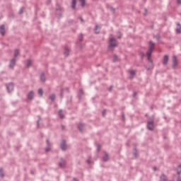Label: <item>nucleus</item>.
Returning a JSON list of instances; mask_svg holds the SVG:
<instances>
[{
    "mask_svg": "<svg viewBox=\"0 0 181 181\" xmlns=\"http://www.w3.org/2000/svg\"><path fill=\"white\" fill-rule=\"evenodd\" d=\"M115 47H117V42L115 38L110 36L109 37V49L112 50Z\"/></svg>",
    "mask_w": 181,
    "mask_h": 181,
    "instance_id": "obj_1",
    "label": "nucleus"
},
{
    "mask_svg": "<svg viewBox=\"0 0 181 181\" xmlns=\"http://www.w3.org/2000/svg\"><path fill=\"white\" fill-rule=\"evenodd\" d=\"M154 49V43L152 42H149V50L146 52V57H148V59L151 60V52H153V49Z\"/></svg>",
    "mask_w": 181,
    "mask_h": 181,
    "instance_id": "obj_2",
    "label": "nucleus"
},
{
    "mask_svg": "<svg viewBox=\"0 0 181 181\" xmlns=\"http://www.w3.org/2000/svg\"><path fill=\"white\" fill-rule=\"evenodd\" d=\"M13 89V83H8L7 85V91H8V93H10L11 91H12Z\"/></svg>",
    "mask_w": 181,
    "mask_h": 181,
    "instance_id": "obj_3",
    "label": "nucleus"
},
{
    "mask_svg": "<svg viewBox=\"0 0 181 181\" xmlns=\"http://www.w3.org/2000/svg\"><path fill=\"white\" fill-rule=\"evenodd\" d=\"M148 129L153 131L154 129V125L153 124V122H148Z\"/></svg>",
    "mask_w": 181,
    "mask_h": 181,
    "instance_id": "obj_4",
    "label": "nucleus"
},
{
    "mask_svg": "<svg viewBox=\"0 0 181 181\" xmlns=\"http://www.w3.org/2000/svg\"><path fill=\"white\" fill-rule=\"evenodd\" d=\"M61 149H62V151H66V143L64 142V141H62L61 142Z\"/></svg>",
    "mask_w": 181,
    "mask_h": 181,
    "instance_id": "obj_5",
    "label": "nucleus"
},
{
    "mask_svg": "<svg viewBox=\"0 0 181 181\" xmlns=\"http://www.w3.org/2000/svg\"><path fill=\"white\" fill-rule=\"evenodd\" d=\"M168 57L167 55H165L164 59L163 61V64L166 65L168 64Z\"/></svg>",
    "mask_w": 181,
    "mask_h": 181,
    "instance_id": "obj_6",
    "label": "nucleus"
},
{
    "mask_svg": "<svg viewBox=\"0 0 181 181\" xmlns=\"http://www.w3.org/2000/svg\"><path fill=\"white\" fill-rule=\"evenodd\" d=\"M176 33H181V25L180 24H177V27L176 28Z\"/></svg>",
    "mask_w": 181,
    "mask_h": 181,
    "instance_id": "obj_7",
    "label": "nucleus"
},
{
    "mask_svg": "<svg viewBox=\"0 0 181 181\" xmlns=\"http://www.w3.org/2000/svg\"><path fill=\"white\" fill-rule=\"evenodd\" d=\"M33 92L31 91V92L28 93V100H33Z\"/></svg>",
    "mask_w": 181,
    "mask_h": 181,
    "instance_id": "obj_8",
    "label": "nucleus"
},
{
    "mask_svg": "<svg viewBox=\"0 0 181 181\" xmlns=\"http://www.w3.org/2000/svg\"><path fill=\"white\" fill-rule=\"evenodd\" d=\"M4 29V25L0 26V33L3 35L5 34V30Z\"/></svg>",
    "mask_w": 181,
    "mask_h": 181,
    "instance_id": "obj_9",
    "label": "nucleus"
},
{
    "mask_svg": "<svg viewBox=\"0 0 181 181\" xmlns=\"http://www.w3.org/2000/svg\"><path fill=\"white\" fill-rule=\"evenodd\" d=\"M173 67L175 68L176 66V57H173Z\"/></svg>",
    "mask_w": 181,
    "mask_h": 181,
    "instance_id": "obj_10",
    "label": "nucleus"
},
{
    "mask_svg": "<svg viewBox=\"0 0 181 181\" xmlns=\"http://www.w3.org/2000/svg\"><path fill=\"white\" fill-rule=\"evenodd\" d=\"M15 62H16V60L14 59L10 62V67L11 68L13 67V66L15 65Z\"/></svg>",
    "mask_w": 181,
    "mask_h": 181,
    "instance_id": "obj_11",
    "label": "nucleus"
},
{
    "mask_svg": "<svg viewBox=\"0 0 181 181\" xmlns=\"http://www.w3.org/2000/svg\"><path fill=\"white\" fill-rule=\"evenodd\" d=\"M160 181H167L166 177L164 175L160 176Z\"/></svg>",
    "mask_w": 181,
    "mask_h": 181,
    "instance_id": "obj_12",
    "label": "nucleus"
},
{
    "mask_svg": "<svg viewBox=\"0 0 181 181\" xmlns=\"http://www.w3.org/2000/svg\"><path fill=\"white\" fill-rule=\"evenodd\" d=\"M78 1H79V3H81V6L82 7H83L84 6V4L86 2V0H78Z\"/></svg>",
    "mask_w": 181,
    "mask_h": 181,
    "instance_id": "obj_13",
    "label": "nucleus"
},
{
    "mask_svg": "<svg viewBox=\"0 0 181 181\" xmlns=\"http://www.w3.org/2000/svg\"><path fill=\"white\" fill-rule=\"evenodd\" d=\"M64 56H69V49L67 48L64 49Z\"/></svg>",
    "mask_w": 181,
    "mask_h": 181,
    "instance_id": "obj_14",
    "label": "nucleus"
},
{
    "mask_svg": "<svg viewBox=\"0 0 181 181\" xmlns=\"http://www.w3.org/2000/svg\"><path fill=\"white\" fill-rule=\"evenodd\" d=\"M99 29H100V27H98V25L95 26V33L98 34L100 33Z\"/></svg>",
    "mask_w": 181,
    "mask_h": 181,
    "instance_id": "obj_15",
    "label": "nucleus"
},
{
    "mask_svg": "<svg viewBox=\"0 0 181 181\" xmlns=\"http://www.w3.org/2000/svg\"><path fill=\"white\" fill-rule=\"evenodd\" d=\"M176 171L177 172V174H180V173H181V165H179V167H177Z\"/></svg>",
    "mask_w": 181,
    "mask_h": 181,
    "instance_id": "obj_16",
    "label": "nucleus"
},
{
    "mask_svg": "<svg viewBox=\"0 0 181 181\" xmlns=\"http://www.w3.org/2000/svg\"><path fill=\"white\" fill-rule=\"evenodd\" d=\"M18 49H16V50H15V52H14V54H13V56L15 57H18Z\"/></svg>",
    "mask_w": 181,
    "mask_h": 181,
    "instance_id": "obj_17",
    "label": "nucleus"
},
{
    "mask_svg": "<svg viewBox=\"0 0 181 181\" xmlns=\"http://www.w3.org/2000/svg\"><path fill=\"white\" fill-rule=\"evenodd\" d=\"M76 6V0H72V9H74Z\"/></svg>",
    "mask_w": 181,
    "mask_h": 181,
    "instance_id": "obj_18",
    "label": "nucleus"
},
{
    "mask_svg": "<svg viewBox=\"0 0 181 181\" xmlns=\"http://www.w3.org/2000/svg\"><path fill=\"white\" fill-rule=\"evenodd\" d=\"M83 127V124H78V129L79 131L82 132V128Z\"/></svg>",
    "mask_w": 181,
    "mask_h": 181,
    "instance_id": "obj_19",
    "label": "nucleus"
},
{
    "mask_svg": "<svg viewBox=\"0 0 181 181\" xmlns=\"http://www.w3.org/2000/svg\"><path fill=\"white\" fill-rule=\"evenodd\" d=\"M58 114H59V117H60L61 119L64 118V115H62V111L59 110V112Z\"/></svg>",
    "mask_w": 181,
    "mask_h": 181,
    "instance_id": "obj_20",
    "label": "nucleus"
},
{
    "mask_svg": "<svg viewBox=\"0 0 181 181\" xmlns=\"http://www.w3.org/2000/svg\"><path fill=\"white\" fill-rule=\"evenodd\" d=\"M38 95L40 96H42V89H38Z\"/></svg>",
    "mask_w": 181,
    "mask_h": 181,
    "instance_id": "obj_21",
    "label": "nucleus"
},
{
    "mask_svg": "<svg viewBox=\"0 0 181 181\" xmlns=\"http://www.w3.org/2000/svg\"><path fill=\"white\" fill-rule=\"evenodd\" d=\"M130 76H132V78H133V76H135V71H130Z\"/></svg>",
    "mask_w": 181,
    "mask_h": 181,
    "instance_id": "obj_22",
    "label": "nucleus"
},
{
    "mask_svg": "<svg viewBox=\"0 0 181 181\" xmlns=\"http://www.w3.org/2000/svg\"><path fill=\"white\" fill-rule=\"evenodd\" d=\"M40 79L42 82L45 81V76L43 74H41Z\"/></svg>",
    "mask_w": 181,
    "mask_h": 181,
    "instance_id": "obj_23",
    "label": "nucleus"
},
{
    "mask_svg": "<svg viewBox=\"0 0 181 181\" xmlns=\"http://www.w3.org/2000/svg\"><path fill=\"white\" fill-rule=\"evenodd\" d=\"M31 64H32V62L30 60H28L27 66L29 68L31 66Z\"/></svg>",
    "mask_w": 181,
    "mask_h": 181,
    "instance_id": "obj_24",
    "label": "nucleus"
},
{
    "mask_svg": "<svg viewBox=\"0 0 181 181\" xmlns=\"http://www.w3.org/2000/svg\"><path fill=\"white\" fill-rule=\"evenodd\" d=\"M49 100L54 101V95H49Z\"/></svg>",
    "mask_w": 181,
    "mask_h": 181,
    "instance_id": "obj_25",
    "label": "nucleus"
},
{
    "mask_svg": "<svg viewBox=\"0 0 181 181\" xmlns=\"http://www.w3.org/2000/svg\"><path fill=\"white\" fill-rule=\"evenodd\" d=\"M103 160H104V161L108 160V156H107V155H105V156H104Z\"/></svg>",
    "mask_w": 181,
    "mask_h": 181,
    "instance_id": "obj_26",
    "label": "nucleus"
},
{
    "mask_svg": "<svg viewBox=\"0 0 181 181\" xmlns=\"http://www.w3.org/2000/svg\"><path fill=\"white\" fill-rule=\"evenodd\" d=\"M0 175L1 176V177H4L3 169H0Z\"/></svg>",
    "mask_w": 181,
    "mask_h": 181,
    "instance_id": "obj_27",
    "label": "nucleus"
},
{
    "mask_svg": "<svg viewBox=\"0 0 181 181\" xmlns=\"http://www.w3.org/2000/svg\"><path fill=\"white\" fill-rule=\"evenodd\" d=\"M82 38H83V35H79V36H78L79 41H82Z\"/></svg>",
    "mask_w": 181,
    "mask_h": 181,
    "instance_id": "obj_28",
    "label": "nucleus"
},
{
    "mask_svg": "<svg viewBox=\"0 0 181 181\" xmlns=\"http://www.w3.org/2000/svg\"><path fill=\"white\" fill-rule=\"evenodd\" d=\"M100 145L97 146V149L98 150V151H100Z\"/></svg>",
    "mask_w": 181,
    "mask_h": 181,
    "instance_id": "obj_29",
    "label": "nucleus"
},
{
    "mask_svg": "<svg viewBox=\"0 0 181 181\" xmlns=\"http://www.w3.org/2000/svg\"><path fill=\"white\" fill-rule=\"evenodd\" d=\"M64 164H62V163H59V167H63V166H64Z\"/></svg>",
    "mask_w": 181,
    "mask_h": 181,
    "instance_id": "obj_30",
    "label": "nucleus"
},
{
    "mask_svg": "<svg viewBox=\"0 0 181 181\" xmlns=\"http://www.w3.org/2000/svg\"><path fill=\"white\" fill-rule=\"evenodd\" d=\"M19 13H20V14H22V13H23V8H21V10H20Z\"/></svg>",
    "mask_w": 181,
    "mask_h": 181,
    "instance_id": "obj_31",
    "label": "nucleus"
},
{
    "mask_svg": "<svg viewBox=\"0 0 181 181\" xmlns=\"http://www.w3.org/2000/svg\"><path fill=\"white\" fill-rule=\"evenodd\" d=\"M177 4H181V0H177Z\"/></svg>",
    "mask_w": 181,
    "mask_h": 181,
    "instance_id": "obj_32",
    "label": "nucleus"
},
{
    "mask_svg": "<svg viewBox=\"0 0 181 181\" xmlns=\"http://www.w3.org/2000/svg\"><path fill=\"white\" fill-rule=\"evenodd\" d=\"M46 152H49V148L46 149Z\"/></svg>",
    "mask_w": 181,
    "mask_h": 181,
    "instance_id": "obj_33",
    "label": "nucleus"
},
{
    "mask_svg": "<svg viewBox=\"0 0 181 181\" xmlns=\"http://www.w3.org/2000/svg\"><path fill=\"white\" fill-rule=\"evenodd\" d=\"M177 181H181L180 178H177Z\"/></svg>",
    "mask_w": 181,
    "mask_h": 181,
    "instance_id": "obj_34",
    "label": "nucleus"
},
{
    "mask_svg": "<svg viewBox=\"0 0 181 181\" xmlns=\"http://www.w3.org/2000/svg\"><path fill=\"white\" fill-rule=\"evenodd\" d=\"M105 113V110L103 111V116H104Z\"/></svg>",
    "mask_w": 181,
    "mask_h": 181,
    "instance_id": "obj_35",
    "label": "nucleus"
},
{
    "mask_svg": "<svg viewBox=\"0 0 181 181\" xmlns=\"http://www.w3.org/2000/svg\"><path fill=\"white\" fill-rule=\"evenodd\" d=\"M74 181H77V180H76V179H74Z\"/></svg>",
    "mask_w": 181,
    "mask_h": 181,
    "instance_id": "obj_36",
    "label": "nucleus"
},
{
    "mask_svg": "<svg viewBox=\"0 0 181 181\" xmlns=\"http://www.w3.org/2000/svg\"><path fill=\"white\" fill-rule=\"evenodd\" d=\"M80 20H81V21H82V18H81Z\"/></svg>",
    "mask_w": 181,
    "mask_h": 181,
    "instance_id": "obj_37",
    "label": "nucleus"
},
{
    "mask_svg": "<svg viewBox=\"0 0 181 181\" xmlns=\"http://www.w3.org/2000/svg\"><path fill=\"white\" fill-rule=\"evenodd\" d=\"M47 144H49V141H47Z\"/></svg>",
    "mask_w": 181,
    "mask_h": 181,
    "instance_id": "obj_38",
    "label": "nucleus"
}]
</instances>
